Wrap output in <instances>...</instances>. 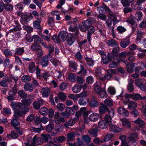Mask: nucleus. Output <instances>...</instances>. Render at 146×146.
Wrapping results in <instances>:
<instances>
[{
  "instance_id": "nucleus-1",
  "label": "nucleus",
  "mask_w": 146,
  "mask_h": 146,
  "mask_svg": "<svg viewBox=\"0 0 146 146\" xmlns=\"http://www.w3.org/2000/svg\"><path fill=\"white\" fill-rule=\"evenodd\" d=\"M31 48L33 51L35 52L36 54L39 56L42 55V53L41 46L37 43H34L32 44Z\"/></svg>"
},
{
  "instance_id": "nucleus-2",
  "label": "nucleus",
  "mask_w": 146,
  "mask_h": 146,
  "mask_svg": "<svg viewBox=\"0 0 146 146\" xmlns=\"http://www.w3.org/2000/svg\"><path fill=\"white\" fill-rule=\"evenodd\" d=\"M108 11V14L110 16V17L106 20H110L112 23V22H113V24L114 25L119 22V21L117 20L116 15L114 14L111 10L110 8H108L107 7L106 9Z\"/></svg>"
},
{
  "instance_id": "nucleus-3",
  "label": "nucleus",
  "mask_w": 146,
  "mask_h": 146,
  "mask_svg": "<svg viewBox=\"0 0 146 146\" xmlns=\"http://www.w3.org/2000/svg\"><path fill=\"white\" fill-rule=\"evenodd\" d=\"M44 104V101L41 98H38L37 100L35 101L33 103L34 108L36 110H39L40 107Z\"/></svg>"
},
{
  "instance_id": "nucleus-4",
  "label": "nucleus",
  "mask_w": 146,
  "mask_h": 146,
  "mask_svg": "<svg viewBox=\"0 0 146 146\" xmlns=\"http://www.w3.org/2000/svg\"><path fill=\"white\" fill-rule=\"evenodd\" d=\"M120 61L124 63L126 65V70L127 71L130 73H132L133 71V68L135 66V63L131 64L127 61L123 60H120Z\"/></svg>"
},
{
  "instance_id": "nucleus-5",
  "label": "nucleus",
  "mask_w": 146,
  "mask_h": 146,
  "mask_svg": "<svg viewBox=\"0 0 146 146\" xmlns=\"http://www.w3.org/2000/svg\"><path fill=\"white\" fill-rule=\"evenodd\" d=\"M126 21L131 25L133 31H135L137 25L133 19V17L132 15H131L128 17L126 20Z\"/></svg>"
},
{
  "instance_id": "nucleus-6",
  "label": "nucleus",
  "mask_w": 146,
  "mask_h": 146,
  "mask_svg": "<svg viewBox=\"0 0 146 146\" xmlns=\"http://www.w3.org/2000/svg\"><path fill=\"white\" fill-rule=\"evenodd\" d=\"M97 97L92 96L91 100L89 103L90 106L92 107H97L99 106V103L97 100Z\"/></svg>"
},
{
  "instance_id": "nucleus-7",
  "label": "nucleus",
  "mask_w": 146,
  "mask_h": 146,
  "mask_svg": "<svg viewBox=\"0 0 146 146\" xmlns=\"http://www.w3.org/2000/svg\"><path fill=\"white\" fill-rule=\"evenodd\" d=\"M78 134L76 132H72L68 133L66 135L67 141L68 142L74 141L75 136Z\"/></svg>"
},
{
  "instance_id": "nucleus-8",
  "label": "nucleus",
  "mask_w": 146,
  "mask_h": 146,
  "mask_svg": "<svg viewBox=\"0 0 146 146\" xmlns=\"http://www.w3.org/2000/svg\"><path fill=\"white\" fill-rule=\"evenodd\" d=\"M12 82L11 78L9 77H6L0 82V85L5 87H8V84H10Z\"/></svg>"
},
{
  "instance_id": "nucleus-9",
  "label": "nucleus",
  "mask_w": 146,
  "mask_h": 146,
  "mask_svg": "<svg viewBox=\"0 0 146 146\" xmlns=\"http://www.w3.org/2000/svg\"><path fill=\"white\" fill-rule=\"evenodd\" d=\"M67 33L65 31H62L58 35L59 39L57 40L58 42L64 41L66 38L67 36Z\"/></svg>"
},
{
  "instance_id": "nucleus-10",
  "label": "nucleus",
  "mask_w": 146,
  "mask_h": 146,
  "mask_svg": "<svg viewBox=\"0 0 146 146\" xmlns=\"http://www.w3.org/2000/svg\"><path fill=\"white\" fill-rule=\"evenodd\" d=\"M41 138L38 137L36 136L35 135L33 139V142L31 143V146H36V145L40 144V143H42Z\"/></svg>"
},
{
  "instance_id": "nucleus-11",
  "label": "nucleus",
  "mask_w": 146,
  "mask_h": 146,
  "mask_svg": "<svg viewBox=\"0 0 146 146\" xmlns=\"http://www.w3.org/2000/svg\"><path fill=\"white\" fill-rule=\"evenodd\" d=\"M106 23L107 26L109 30L111 31V32L112 35L113 36H114L115 35L114 28L115 25H113L112 26H111L112 23L111 22V21L109 20H106Z\"/></svg>"
},
{
  "instance_id": "nucleus-12",
  "label": "nucleus",
  "mask_w": 146,
  "mask_h": 146,
  "mask_svg": "<svg viewBox=\"0 0 146 146\" xmlns=\"http://www.w3.org/2000/svg\"><path fill=\"white\" fill-rule=\"evenodd\" d=\"M75 41L73 34L69 33L67 35V41L68 44L71 45Z\"/></svg>"
},
{
  "instance_id": "nucleus-13",
  "label": "nucleus",
  "mask_w": 146,
  "mask_h": 146,
  "mask_svg": "<svg viewBox=\"0 0 146 146\" xmlns=\"http://www.w3.org/2000/svg\"><path fill=\"white\" fill-rule=\"evenodd\" d=\"M117 111L119 114L124 116H127L129 114V112L122 107H119Z\"/></svg>"
},
{
  "instance_id": "nucleus-14",
  "label": "nucleus",
  "mask_w": 146,
  "mask_h": 146,
  "mask_svg": "<svg viewBox=\"0 0 146 146\" xmlns=\"http://www.w3.org/2000/svg\"><path fill=\"white\" fill-rule=\"evenodd\" d=\"M66 138L63 136L57 137H54L53 139V140L54 142L57 143H59L65 141Z\"/></svg>"
},
{
  "instance_id": "nucleus-15",
  "label": "nucleus",
  "mask_w": 146,
  "mask_h": 146,
  "mask_svg": "<svg viewBox=\"0 0 146 146\" xmlns=\"http://www.w3.org/2000/svg\"><path fill=\"white\" fill-rule=\"evenodd\" d=\"M52 56L49 55L48 56H44L42 59L41 65L42 67H45L47 66L48 63V58H50Z\"/></svg>"
},
{
  "instance_id": "nucleus-16",
  "label": "nucleus",
  "mask_w": 146,
  "mask_h": 146,
  "mask_svg": "<svg viewBox=\"0 0 146 146\" xmlns=\"http://www.w3.org/2000/svg\"><path fill=\"white\" fill-rule=\"evenodd\" d=\"M98 128L96 126L94 128H92L88 130V133L89 134L92 135L93 137H96L98 135Z\"/></svg>"
},
{
  "instance_id": "nucleus-17",
  "label": "nucleus",
  "mask_w": 146,
  "mask_h": 146,
  "mask_svg": "<svg viewBox=\"0 0 146 146\" xmlns=\"http://www.w3.org/2000/svg\"><path fill=\"white\" fill-rule=\"evenodd\" d=\"M24 88L25 91L30 92L33 91L34 89L33 84L29 83H26L25 84Z\"/></svg>"
},
{
  "instance_id": "nucleus-18",
  "label": "nucleus",
  "mask_w": 146,
  "mask_h": 146,
  "mask_svg": "<svg viewBox=\"0 0 146 146\" xmlns=\"http://www.w3.org/2000/svg\"><path fill=\"white\" fill-rule=\"evenodd\" d=\"M43 97H47L50 93V91L48 88H43L41 90Z\"/></svg>"
},
{
  "instance_id": "nucleus-19",
  "label": "nucleus",
  "mask_w": 146,
  "mask_h": 146,
  "mask_svg": "<svg viewBox=\"0 0 146 146\" xmlns=\"http://www.w3.org/2000/svg\"><path fill=\"white\" fill-rule=\"evenodd\" d=\"M130 44V42L129 40L125 39L121 41L120 45L122 48H125Z\"/></svg>"
},
{
  "instance_id": "nucleus-20",
  "label": "nucleus",
  "mask_w": 146,
  "mask_h": 146,
  "mask_svg": "<svg viewBox=\"0 0 146 146\" xmlns=\"http://www.w3.org/2000/svg\"><path fill=\"white\" fill-rule=\"evenodd\" d=\"M41 141L42 142H48L49 139L51 138L50 135L48 134H42L41 135Z\"/></svg>"
},
{
  "instance_id": "nucleus-21",
  "label": "nucleus",
  "mask_w": 146,
  "mask_h": 146,
  "mask_svg": "<svg viewBox=\"0 0 146 146\" xmlns=\"http://www.w3.org/2000/svg\"><path fill=\"white\" fill-rule=\"evenodd\" d=\"M137 137L138 135L136 133H131L129 136L128 138L129 141H131L132 143H134L136 141Z\"/></svg>"
},
{
  "instance_id": "nucleus-22",
  "label": "nucleus",
  "mask_w": 146,
  "mask_h": 146,
  "mask_svg": "<svg viewBox=\"0 0 146 146\" xmlns=\"http://www.w3.org/2000/svg\"><path fill=\"white\" fill-rule=\"evenodd\" d=\"M146 98V96H142L139 94L133 93V100L135 101L144 100Z\"/></svg>"
},
{
  "instance_id": "nucleus-23",
  "label": "nucleus",
  "mask_w": 146,
  "mask_h": 146,
  "mask_svg": "<svg viewBox=\"0 0 146 146\" xmlns=\"http://www.w3.org/2000/svg\"><path fill=\"white\" fill-rule=\"evenodd\" d=\"M88 30L87 33V39L89 41H90L91 37V35L94 33L95 31L94 27H91V28H89Z\"/></svg>"
},
{
  "instance_id": "nucleus-24",
  "label": "nucleus",
  "mask_w": 146,
  "mask_h": 146,
  "mask_svg": "<svg viewBox=\"0 0 146 146\" xmlns=\"http://www.w3.org/2000/svg\"><path fill=\"white\" fill-rule=\"evenodd\" d=\"M98 114L96 113H93L90 115L89 119L92 121H97L99 118Z\"/></svg>"
},
{
  "instance_id": "nucleus-25",
  "label": "nucleus",
  "mask_w": 146,
  "mask_h": 146,
  "mask_svg": "<svg viewBox=\"0 0 146 146\" xmlns=\"http://www.w3.org/2000/svg\"><path fill=\"white\" fill-rule=\"evenodd\" d=\"M36 69V66H35V63L33 62L30 63L29 65L28 70L30 73H33Z\"/></svg>"
},
{
  "instance_id": "nucleus-26",
  "label": "nucleus",
  "mask_w": 146,
  "mask_h": 146,
  "mask_svg": "<svg viewBox=\"0 0 146 146\" xmlns=\"http://www.w3.org/2000/svg\"><path fill=\"white\" fill-rule=\"evenodd\" d=\"M133 80L132 79H130L129 82L127 86V90L129 92H131L133 91L134 87L133 85Z\"/></svg>"
},
{
  "instance_id": "nucleus-27",
  "label": "nucleus",
  "mask_w": 146,
  "mask_h": 146,
  "mask_svg": "<svg viewBox=\"0 0 146 146\" xmlns=\"http://www.w3.org/2000/svg\"><path fill=\"white\" fill-rule=\"evenodd\" d=\"M108 110V108L106 105L100 106L99 109V112L100 115L105 113Z\"/></svg>"
},
{
  "instance_id": "nucleus-28",
  "label": "nucleus",
  "mask_w": 146,
  "mask_h": 146,
  "mask_svg": "<svg viewBox=\"0 0 146 146\" xmlns=\"http://www.w3.org/2000/svg\"><path fill=\"white\" fill-rule=\"evenodd\" d=\"M82 25H84L85 27H87L88 29L91 28V27H93L92 25V23L91 20L90 19H87L86 21H84L82 23Z\"/></svg>"
},
{
  "instance_id": "nucleus-29",
  "label": "nucleus",
  "mask_w": 146,
  "mask_h": 146,
  "mask_svg": "<svg viewBox=\"0 0 146 146\" xmlns=\"http://www.w3.org/2000/svg\"><path fill=\"white\" fill-rule=\"evenodd\" d=\"M108 125V124L103 120L100 121L98 124L99 128L102 129H106Z\"/></svg>"
},
{
  "instance_id": "nucleus-30",
  "label": "nucleus",
  "mask_w": 146,
  "mask_h": 146,
  "mask_svg": "<svg viewBox=\"0 0 146 146\" xmlns=\"http://www.w3.org/2000/svg\"><path fill=\"white\" fill-rule=\"evenodd\" d=\"M22 102L23 106H29L32 103V100L31 99L27 98L22 100Z\"/></svg>"
},
{
  "instance_id": "nucleus-31",
  "label": "nucleus",
  "mask_w": 146,
  "mask_h": 146,
  "mask_svg": "<svg viewBox=\"0 0 146 146\" xmlns=\"http://www.w3.org/2000/svg\"><path fill=\"white\" fill-rule=\"evenodd\" d=\"M124 126H126L128 128L131 127V125L129 121L126 119L123 118L120 120Z\"/></svg>"
},
{
  "instance_id": "nucleus-32",
  "label": "nucleus",
  "mask_w": 146,
  "mask_h": 146,
  "mask_svg": "<svg viewBox=\"0 0 146 146\" xmlns=\"http://www.w3.org/2000/svg\"><path fill=\"white\" fill-rule=\"evenodd\" d=\"M111 130L113 132H120L121 131V129H119L118 127L115 125L111 124L110 125Z\"/></svg>"
},
{
  "instance_id": "nucleus-33",
  "label": "nucleus",
  "mask_w": 146,
  "mask_h": 146,
  "mask_svg": "<svg viewBox=\"0 0 146 146\" xmlns=\"http://www.w3.org/2000/svg\"><path fill=\"white\" fill-rule=\"evenodd\" d=\"M69 30L72 32H75V35H77L79 33V31L78 29L77 26L74 25V27L72 25L70 26L69 28Z\"/></svg>"
},
{
  "instance_id": "nucleus-34",
  "label": "nucleus",
  "mask_w": 146,
  "mask_h": 146,
  "mask_svg": "<svg viewBox=\"0 0 146 146\" xmlns=\"http://www.w3.org/2000/svg\"><path fill=\"white\" fill-rule=\"evenodd\" d=\"M81 89V86L78 84H76L72 88V90L74 92L78 93L80 92Z\"/></svg>"
},
{
  "instance_id": "nucleus-35",
  "label": "nucleus",
  "mask_w": 146,
  "mask_h": 146,
  "mask_svg": "<svg viewBox=\"0 0 146 146\" xmlns=\"http://www.w3.org/2000/svg\"><path fill=\"white\" fill-rule=\"evenodd\" d=\"M38 21H34L33 23L34 27L35 29H39L40 27V23L41 22V18L37 19Z\"/></svg>"
},
{
  "instance_id": "nucleus-36",
  "label": "nucleus",
  "mask_w": 146,
  "mask_h": 146,
  "mask_svg": "<svg viewBox=\"0 0 146 146\" xmlns=\"http://www.w3.org/2000/svg\"><path fill=\"white\" fill-rule=\"evenodd\" d=\"M63 129V126L62 125L57 124L55 126V130L57 132H61Z\"/></svg>"
},
{
  "instance_id": "nucleus-37",
  "label": "nucleus",
  "mask_w": 146,
  "mask_h": 146,
  "mask_svg": "<svg viewBox=\"0 0 146 146\" xmlns=\"http://www.w3.org/2000/svg\"><path fill=\"white\" fill-rule=\"evenodd\" d=\"M135 123L138 124V126L141 127H142L145 125V122L140 118H138L135 121Z\"/></svg>"
},
{
  "instance_id": "nucleus-38",
  "label": "nucleus",
  "mask_w": 146,
  "mask_h": 146,
  "mask_svg": "<svg viewBox=\"0 0 146 146\" xmlns=\"http://www.w3.org/2000/svg\"><path fill=\"white\" fill-rule=\"evenodd\" d=\"M75 123V119H71L69 120L67 123L64 124V126L66 128L69 127V126H72Z\"/></svg>"
},
{
  "instance_id": "nucleus-39",
  "label": "nucleus",
  "mask_w": 146,
  "mask_h": 146,
  "mask_svg": "<svg viewBox=\"0 0 146 146\" xmlns=\"http://www.w3.org/2000/svg\"><path fill=\"white\" fill-rule=\"evenodd\" d=\"M137 37L136 38L137 41H140L141 38L143 37V35L144 34V33L141 31L137 30Z\"/></svg>"
},
{
  "instance_id": "nucleus-40",
  "label": "nucleus",
  "mask_w": 146,
  "mask_h": 146,
  "mask_svg": "<svg viewBox=\"0 0 146 146\" xmlns=\"http://www.w3.org/2000/svg\"><path fill=\"white\" fill-rule=\"evenodd\" d=\"M58 95L59 99L62 101H64L66 100V96L64 93L59 92L58 94Z\"/></svg>"
},
{
  "instance_id": "nucleus-41",
  "label": "nucleus",
  "mask_w": 146,
  "mask_h": 146,
  "mask_svg": "<svg viewBox=\"0 0 146 146\" xmlns=\"http://www.w3.org/2000/svg\"><path fill=\"white\" fill-rule=\"evenodd\" d=\"M82 139L84 141L86 144L89 143L91 141V138L88 135H83Z\"/></svg>"
},
{
  "instance_id": "nucleus-42",
  "label": "nucleus",
  "mask_w": 146,
  "mask_h": 146,
  "mask_svg": "<svg viewBox=\"0 0 146 146\" xmlns=\"http://www.w3.org/2000/svg\"><path fill=\"white\" fill-rule=\"evenodd\" d=\"M4 54L6 56H11L13 55V53L11 51L8 49H5L3 51Z\"/></svg>"
},
{
  "instance_id": "nucleus-43",
  "label": "nucleus",
  "mask_w": 146,
  "mask_h": 146,
  "mask_svg": "<svg viewBox=\"0 0 146 146\" xmlns=\"http://www.w3.org/2000/svg\"><path fill=\"white\" fill-rule=\"evenodd\" d=\"M22 115V113L19 110H16L14 111V116L15 119H17Z\"/></svg>"
},
{
  "instance_id": "nucleus-44",
  "label": "nucleus",
  "mask_w": 146,
  "mask_h": 146,
  "mask_svg": "<svg viewBox=\"0 0 146 146\" xmlns=\"http://www.w3.org/2000/svg\"><path fill=\"white\" fill-rule=\"evenodd\" d=\"M108 45L111 46H118V44L113 39L110 40L108 43Z\"/></svg>"
},
{
  "instance_id": "nucleus-45",
  "label": "nucleus",
  "mask_w": 146,
  "mask_h": 146,
  "mask_svg": "<svg viewBox=\"0 0 146 146\" xmlns=\"http://www.w3.org/2000/svg\"><path fill=\"white\" fill-rule=\"evenodd\" d=\"M33 39L34 40V43H37L38 44L41 42V38L38 35H34L33 36Z\"/></svg>"
},
{
  "instance_id": "nucleus-46",
  "label": "nucleus",
  "mask_w": 146,
  "mask_h": 146,
  "mask_svg": "<svg viewBox=\"0 0 146 146\" xmlns=\"http://www.w3.org/2000/svg\"><path fill=\"white\" fill-rule=\"evenodd\" d=\"M137 103L134 101H130L128 104V107L131 109H134L137 108Z\"/></svg>"
},
{
  "instance_id": "nucleus-47",
  "label": "nucleus",
  "mask_w": 146,
  "mask_h": 146,
  "mask_svg": "<svg viewBox=\"0 0 146 146\" xmlns=\"http://www.w3.org/2000/svg\"><path fill=\"white\" fill-rule=\"evenodd\" d=\"M17 92V88L16 87V85H15L14 87L9 91V95L15 96Z\"/></svg>"
},
{
  "instance_id": "nucleus-48",
  "label": "nucleus",
  "mask_w": 146,
  "mask_h": 146,
  "mask_svg": "<svg viewBox=\"0 0 146 146\" xmlns=\"http://www.w3.org/2000/svg\"><path fill=\"white\" fill-rule=\"evenodd\" d=\"M4 9L6 10L11 11L13 10V7L12 5L9 4H4Z\"/></svg>"
},
{
  "instance_id": "nucleus-49",
  "label": "nucleus",
  "mask_w": 146,
  "mask_h": 146,
  "mask_svg": "<svg viewBox=\"0 0 146 146\" xmlns=\"http://www.w3.org/2000/svg\"><path fill=\"white\" fill-rule=\"evenodd\" d=\"M24 52L23 48H17L16 49L15 54L18 55H21Z\"/></svg>"
},
{
  "instance_id": "nucleus-50",
  "label": "nucleus",
  "mask_w": 146,
  "mask_h": 146,
  "mask_svg": "<svg viewBox=\"0 0 146 146\" xmlns=\"http://www.w3.org/2000/svg\"><path fill=\"white\" fill-rule=\"evenodd\" d=\"M17 119H15V118L14 119L11 121V125L15 128L17 127L16 126H18L20 124L19 122L17 120Z\"/></svg>"
},
{
  "instance_id": "nucleus-51",
  "label": "nucleus",
  "mask_w": 146,
  "mask_h": 146,
  "mask_svg": "<svg viewBox=\"0 0 146 146\" xmlns=\"http://www.w3.org/2000/svg\"><path fill=\"white\" fill-rule=\"evenodd\" d=\"M98 94L99 95V96L101 98H106L107 96V94H106L105 90L104 89H102L100 92Z\"/></svg>"
},
{
  "instance_id": "nucleus-52",
  "label": "nucleus",
  "mask_w": 146,
  "mask_h": 146,
  "mask_svg": "<svg viewBox=\"0 0 146 146\" xmlns=\"http://www.w3.org/2000/svg\"><path fill=\"white\" fill-rule=\"evenodd\" d=\"M18 95L22 98H25L27 97V95L23 90H21L18 92Z\"/></svg>"
},
{
  "instance_id": "nucleus-53",
  "label": "nucleus",
  "mask_w": 146,
  "mask_h": 146,
  "mask_svg": "<svg viewBox=\"0 0 146 146\" xmlns=\"http://www.w3.org/2000/svg\"><path fill=\"white\" fill-rule=\"evenodd\" d=\"M47 109L44 107H42L39 110L40 113L43 115H46L47 114Z\"/></svg>"
},
{
  "instance_id": "nucleus-54",
  "label": "nucleus",
  "mask_w": 146,
  "mask_h": 146,
  "mask_svg": "<svg viewBox=\"0 0 146 146\" xmlns=\"http://www.w3.org/2000/svg\"><path fill=\"white\" fill-rule=\"evenodd\" d=\"M65 110L70 115H72L74 114L75 113L73 110L69 107H66Z\"/></svg>"
},
{
  "instance_id": "nucleus-55",
  "label": "nucleus",
  "mask_w": 146,
  "mask_h": 146,
  "mask_svg": "<svg viewBox=\"0 0 146 146\" xmlns=\"http://www.w3.org/2000/svg\"><path fill=\"white\" fill-rule=\"evenodd\" d=\"M56 108L58 111H62L64 110L65 105L62 103H59L57 105Z\"/></svg>"
},
{
  "instance_id": "nucleus-56",
  "label": "nucleus",
  "mask_w": 146,
  "mask_h": 146,
  "mask_svg": "<svg viewBox=\"0 0 146 146\" xmlns=\"http://www.w3.org/2000/svg\"><path fill=\"white\" fill-rule=\"evenodd\" d=\"M31 80L30 76L27 75H25L23 76L21 80L23 82L30 81Z\"/></svg>"
},
{
  "instance_id": "nucleus-57",
  "label": "nucleus",
  "mask_w": 146,
  "mask_h": 146,
  "mask_svg": "<svg viewBox=\"0 0 146 146\" xmlns=\"http://www.w3.org/2000/svg\"><path fill=\"white\" fill-rule=\"evenodd\" d=\"M69 65L70 66L73 68L74 70H77L78 66L74 61H72L70 62Z\"/></svg>"
},
{
  "instance_id": "nucleus-58",
  "label": "nucleus",
  "mask_w": 146,
  "mask_h": 146,
  "mask_svg": "<svg viewBox=\"0 0 146 146\" xmlns=\"http://www.w3.org/2000/svg\"><path fill=\"white\" fill-rule=\"evenodd\" d=\"M134 0H122L121 2L124 6L129 5V3L132 2Z\"/></svg>"
},
{
  "instance_id": "nucleus-59",
  "label": "nucleus",
  "mask_w": 146,
  "mask_h": 146,
  "mask_svg": "<svg viewBox=\"0 0 146 146\" xmlns=\"http://www.w3.org/2000/svg\"><path fill=\"white\" fill-rule=\"evenodd\" d=\"M94 89L95 91L97 94H98L101 90L102 89L99 85L96 84H94Z\"/></svg>"
},
{
  "instance_id": "nucleus-60",
  "label": "nucleus",
  "mask_w": 146,
  "mask_h": 146,
  "mask_svg": "<svg viewBox=\"0 0 146 146\" xmlns=\"http://www.w3.org/2000/svg\"><path fill=\"white\" fill-rule=\"evenodd\" d=\"M97 17L100 20L103 21L106 20L107 18L106 16L104 14L102 13H100L97 16Z\"/></svg>"
},
{
  "instance_id": "nucleus-61",
  "label": "nucleus",
  "mask_w": 146,
  "mask_h": 146,
  "mask_svg": "<svg viewBox=\"0 0 146 146\" xmlns=\"http://www.w3.org/2000/svg\"><path fill=\"white\" fill-rule=\"evenodd\" d=\"M54 126L53 124L50 123L47 125L46 127V130L48 132H50L53 129Z\"/></svg>"
},
{
  "instance_id": "nucleus-62",
  "label": "nucleus",
  "mask_w": 146,
  "mask_h": 146,
  "mask_svg": "<svg viewBox=\"0 0 146 146\" xmlns=\"http://www.w3.org/2000/svg\"><path fill=\"white\" fill-rule=\"evenodd\" d=\"M111 116H110L108 115V114L106 115L104 117V119L105 120V121L107 123H110L111 122Z\"/></svg>"
},
{
  "instance_id": "nucleus-63",
  "label": "nucleus",
  "mask_w": 146,
  "mask_h": 146,
  "mask_svg": "<svg viewBox=\"0 0 146 146\" xmlns=\"http://www.w3.org/2000/svg\"><path fill=\"white\" fill-rule=\"evenodd\" d=\"M23 28L28 33H31L33 30V28L30 26L24 25L23 27Z\"/></svg>"
},
{
  "instance_id": "nucleus-64",
  "label": "nucleus",
  "mask_w": 146,
  "mask_h": 146,
  "mask_svg": "<svg viewBox=\"0 0 146 146\" xmlns=\"http://www.w3.org/2000/svg\"><path fill=\"white\" fill-rule=\"evenodd\" d=\"M140 28H144L146 27V18H145L143 21L139 25Z\"/></svg>"
}]
</instances>
